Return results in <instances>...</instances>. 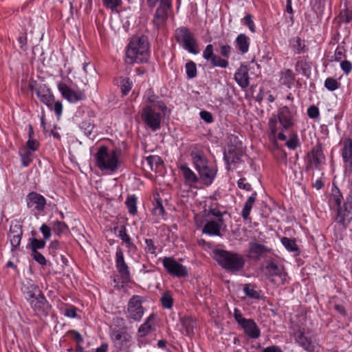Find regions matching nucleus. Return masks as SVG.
I'll list each match as a JSON object with an SVG mask.
<instances>
[{
  "mask_svg": "<svg viewBox=\"0 0 352 352\" xmlns=\"http://www.w3.org/2000/svg\"><path fill=\"white\" fill-rule=\"evenodd\" d=\"M297 116L296 107L294 105L283 106L278 109L276 114H273L268 121L270 135L274 139L284 141L287 136L284 131H289L295 125Z\"/></svg>",
  "mask_w": 352,
  "mask_h": 352,
  "instance_id": "1",
  "label": "nucleus"
},
{
  "mask_svg": "<svg viewBox=\"0 0 352 352\" xmlns=\"http://www.w3.org/2000/svg\"><path fill=\"white\" fill-rule=\"evenodd\" d=\"M342 200L343 197L340 189L336 186L333 188L329 201L331 205L338 207L335 220L344 228H346L352 220V188L350 190L345 201L342 205Z\"/></svg>",
  "mask_w": 352,
  "mask_h": 352,
  "instance_id": "2",
  "label": "nucleus"
},
{
  "mask_svg": "<svg viewBox=\"0 0 352 352\" xmlns=\"http://www.w3.org/2000/svg\"><path fill=\"white\" fill-rule=\"evenodd\" d=\"M213 258L222 268L232 273L241 272L245 264L242 254L224 250H213Z\"/></svg>",
  "mask_w": 352,
  "mask_h": 352,
  "instance_id": "3",
  "label": "nucleus"
},
{
  "mask_svg": "<svg viewBox=\"0 0 352 352\" xmlns=\"http://www.w3.org/2000/svg\"><path fill=\"white\" fill-rule=\"evenodd\" d=\"M190 157L202 182L206 186L212 184L217 173V166L209 163L201 151L193 149Z\"/></svg>",
  "mask_w": 352,
  "mask_h": 352,
  "instance_id": "4",
  "label": "nucleus"
},
{
  "mask_svg": "<svg viewBox=\"0 0 352 352\" xmlns=\"http://www.w3.org/2000/svg\"><path fill=\"white\" fill-rule=\"evenodd\" d=\"M126 57L131 63H142L147 62L149 57V44L146 36H134L128 45Z\"/></svg>",
  "mask_w": 352,
  "mask_h": 352,
  "instance_id": "5",
  "label": "nucleus"
},
{
  "mask_svg": "<svg viewBox=\"0 0 352 352\" xmlns=\"http://www.w3.org/2000/svg\"><path fill=\"white\" fill-rule=\"evenodd\" d=\"M120 154L119 148L109 150L107 146H101L94 156L96 165L101 170L113 173L118 168Z\"/></svg>",
  "mask_w": 352,
  "mask_h": 352,
  "instance_id": "6",
  "label": "nucleus"
},
{
  "mask_svg": "<svg viewBox=\"0 0 352 352\" xmlns=\"http://www.w3.org/2000/svg\"><path fill=\"white\" fill-rule=\"evenodd\" d=\"M25 298L29 302L31 307L38 315H47L51 309V306L45 299L43 294L35 284L28 283Z\"/></svg>",
  "mask_w": 352,
  "mask_h": 352,
  "instance_id": "7",
  "label": "nucleus"
},
{
  "mask_svg": "<svg viewBox=\"0 0 352 352\" xmlns=\"http://www.w3.org/2000/svg\"><path fill=\"white\" fill-rule=\"evenodd\" d=\"M175 38L176 41L188 52L197 54L198 43L193 34L187 27H179L175 31Z\"/></svg>",
  "mask_w": 352,
  "mask_h": 352,
  "instance_id": "8",
  "label": "nucleus"
},
{
  "mask_svg": "<svg viewBox=\"0 0 352 352\" xmlns=\"http://www.w3.org/2000/svg\"><path fill=\"white\" fill-rule=\"evenodd\" d=\"M262 272L266 278L277 286L283 285L287 281V274L284 267L274 262H270L263 267Z\"/></svg>",
  "mask_w": 352,
  "mask_h": 352,
  "instance_id": "9",
  "label": "nucleus"
},
{
  "mask_svg": "<svg viewBox=\"0 0 352 352\" xmlns=\"http://www.w3.org/2000/svg\"><path fill=\"white\" fill-rule=\"evenodd\" d=\"M160 111L157 107L151 105H145L142 109V120L153 131L160 129L161 126L162 116Z\"/></svg>",
  "mask_w": 352,
  "mask_h": 352,
  "instance_id": "10",
  "label": "nucleus"
},
{
  "mask_svg": "<svg viewBox=\"0 0 352 352\" xmlns=\"http://www.w3.org/2000/svg\"><path fill=\"white\" fill-rule=\"evenodd\" d=\"M234 317L237 323L243 329L245 334L250 338L256 339L259 338L261 331L254 320L243 318L237 308L234 310Z\"/></svg>",
  "mask_w": 352,
  "mask_h": 352,
  "instance_id": "11",
  "label": "nucleus"
},
{
  "mask_svg": "<svg viewBox=\"0 0 352 352\" xmlns=\"http://www.w3.org/2000/svg\"><path fill=\"white\" fill-rule=\"evenodd\" d=\"M35 92L40 101L44 103L50 110H54L58 118L61 116L63 111L62 103L60 101L54 102V96L49 89L36 88Z\"/></svg>",
  "mask_w": 352,
  "mask_h": 352,
  "instance_id": "12",
  "label": "nucleus"
},
{
  "mask_svg": "<svg viewBox=\"0 0 352 352\" xmlns=\"http://www.w3.org/2000/svg\"><path fill=\"white\" fill-rule=\"evenodd\" d=\"M162 264L167 273L173 277L184 278L188 275L186 267L173 257H164Z\"/></svg>",
  "mask_w": 352,
  "mask_h": 352,
  "instance_id": "13",
  "label": "nucleus"
},
{
  "mask_svg": "<svg viewBox=\"0 0 352 352\" xmlns=\"http://www.w3.org/2000/svg\"><path fill=\"white\" fill-rule=\"evenodd\" d=\"M171 1L172 0H160L153 19V24L157 29L166 24L168 12L171 8Z\"/></svg>",
  "mask_w": 352,
  "mask_h": 352,
  "instance_id": "14",
  "label": "nucleus"
},
{
  "mask_svg": "<svg viewBox=\"0 0 352 352\" xmlns=\"http://www.w3.org/2000/svg\"><path fill=\"white\" fill-rule=\"evenodd\" d=\"M111 338L113 343L118 349H127L131 342V335L124 329H116L112 331Z\"/></svg>",
  "mask_w": 352,
  "mask_h": 352,
  "instance_id": "15",
  "label": "nucleus"
},
{
  "mask_svg": "<svg viewBox=\"0 0 352 352\" xmlns=\"http://www.w3.org/2000/svg\"><path fill=\"white\" fill-rule=\"evenodd\" d=\"M142 301L138 296H133L128 302V318L135 321H140L144 314Z\"/></svg>",
  "mask_w": 352,
  "mask_h": 352,
  "instance_id": "16",
  "label": "nucleus"
},
{
  "mask_svg": "<svg viewBox=\"0 0 352 352\" xmlns=\"http://www.w3.org/2000/svg\"><path fill=\"white\" fill-rule=\"evenodd\" d=\"M116 267L121 277L122 283L131 281L129 267L124 261V254L120 248H118L116 253Z\"/></svg>",
  "mask_w": 352,
  "mask_h": 352,
  "instance_id": "17",
  "label": "nucleus"
},
{
  "mask_svg": "<svg viewBox=\"0 0 352 352\" xmlns=\"http://www.w3.org/2000/svg\"><path fill=\"white\" fill-rule=\"evenodd\" d=\"M307 156L309 157L308 168L314 166L315 168L318 169L325 162V156L320 143H318L314 146Z\"/></svg>",
  "mask_w": 352,
  "mask_h": 352,
  "instance_id": "18",
  "label": "nucleus"
},
{
  "mask_svg": "<svg viewBox=\"0 0 352 352\" xmlns=\"http://www.w3.org/2000/svg\"><path fill=\"white\" fill-rule=\"evenodd\" d=\"M58 89L63 97L69 102L74 103L86 99V95L84 91H74L65 83L59 84Z\"/></svg>",
  "mask_w": 352,
  "mask_h": 352,
  "instance_id": "19",
  "label": "nucleus"
},
{
  "mask_svg": "<svg viewBox=\"0 0 352 352\" xmlns=\"http://www.w3.org/2000/svg\"><path fill=\"white\" fill-rule=\"evenodd\" d=\"M271 252V249L266 245L257 242H250L249 243L248 257L258 261L262 258L266 256Z\"/></svg>",
  "mask_w": 352,
  "mask_h": 352,
  "instance_id": "20",
  "label": "nucleus"
},
{
  "mask_svg": "<svg viewBox=\"0 0 352 352\" xmlns=\"http://www.w3.org/2000/svg\"><path fill=\"white\" fill-rule=\"evenodd\" d=\"M213 46L212 44H208L203 52V57L207 60L210 61L212 67H220L221 68H226L229 63L227 60L221 58L220 56L214 54Z\"/></svg>",
  "mask_w": 352,
  "mask_h": 352,
  "instance_id": "21",
  "label": "nucleus"
},
{
  "mask_svg": "<svg viewBox=\"0 0 352 352\" xmlns=\"http://www.w3.org/2000/svg\"><path fill=\"white\" fill-rule=\"evenodd\" d=\"M341 155L346 170L352 172V140L346 138L342 142Z\"/></svg>",
  "mask_w": 352,
  "mask_h": 352,
  "instance_id": "22",
  "label": "nucleus"
},
{
  "mask_svg": "<svg viewBox=\"0 0 352 352\" xmlns=\"http://www.w3.org/2000/svg\"><path fill=\"white\" fill-rule=\"evenodd\" d=\"M243 155V148L228 147V151L224 153V160L227 164V169H230L231 164H237L241 162Z\"/></svg>",
  "mask_w": 352,
  "mask_h": 352,
  "instance_id": "23",
  "label": "nucleus"
},
{
  "mask_svg": "<svg viewBox=\"0 0 352 352\" xmlns=\"http://www.w3.org/2000/svg\"><path fill=\"white\" fill-rule=\"evenodd\" d=\"M22 235V227L21 225L12 223L10 228L9 237L12 245V251L17 249L21 243Z\"/></svg>",
  "mask_w": 352,
  "mask_h": 352,
  "instance_id": "24",
  "label": "nucleus"
},
{
  "mask_svg": "<svg viewBox=\"0 0 352 352\" xmlns=\"http://www.w3.org/2000/svg\"><path fill=\"white\" fill-rule=\"evenodd\" d=\"M155 315H150L142 324L138 330V336L144 338L153 331H155Z\"/></svg>",
  "mask_w": 352,
  "mask_h": 352,
  "instance_id": "25",
  "label": "nucleus"
},
{
  "mask_svg": "<svg viewBox=\"0 0 352 352\" xmlns=\"http://www.w3.org/2000/svg\"><path fill=\"white\" fill-rule=\"evenodd\" d=\"M45 204V198L36 192H31L28 196L27 205L29 208L41 211L44 209Z\"/></svg>",
  "mask_w": 352,
  "mask_h": 352,
  "instance_id": "26",
  "label": "nucleus"
},
{
  "mask_svg": "<svg viewBox=\"0 0 352 352\" xmlns=\"http://www.w3.org/2000/svg\"><path fill=\"white\" fill-rule=\"evenodd\" d=\"M249 69L247 65H241L234 74V80L237 84L243 89L249 85Z\"/></svg>",
  "mask_w": 352,
  "mask_h": 352,
  "instance_id": "27",
  "label": "nucleus"
},
{
  "mask_svg": "<svg viewBox=\"0 0 352 352\" xmlns=\"http://www.w3.org/2000/svg\"><path fill=\"white\" fill-rule=\"evenodd\" d=\"M39 147V142L35 137L28 138L26 142V148L28 151L23 153V166H28L32 161V154L31 151H36Z\"/></svg>",
  "mask_w": 352,
  "mask_h": 352,
  "instance_id": "28",
  "label": "nucleus"
},
{
  "mask_svg": "<svg viewBox=\"0 0 352 352\" xmlns=\"http://www.w3.org/2000/svg\"><path fill=\"white\" fill-rule=\"evenodd\" d=\"M186 184L192 186L199 181L198 176L188 167L187 164H182L179 166Z\"/></svg>",
  "mask_w": 352,
  "mask_h": 352,
  "instance_id": "29",
  "label": "nucleus"
},
{
  "mask_svg": "<svg viewBox=\"0 0 352 352\" xmlns=\"http://www.w3.org/2000/svg\"><path fill=\"white\" fill-rule=\"evenodd\" d=\"M146 97L149 103L148 105L157 107V109L164 113L167 110V107L164 102L162 100H157L158 97L154 94L152 90L150 89L147 91Z\"/></svg>",
  "mask_w": 352,
  "mask_h": 352,
  "instance_id": "30",
  "label": "nucleus"
},
{
  "mask_svg": "<svg viewBox=\"0 0 352 352\" xmlns=\"http://www.w3.org/2000/svg\"><path fill=\"white\" fill-rule=\"evenodd\" d=\"M236 47L241 54L248 52L250 47V38L245 34H240L235 40Z\"/></svg>",
  "mask_w": 352,
  "mask_h": 352,
  "instance_id": "31",
  "label": "nucleus"
},
{
  "mask_svg": "<svg viewBox=\"0 0 352 352\" xmlns=\"http://www.w3.org/2000/svg\"><path fill=\"white\" fill-rule=\"evenodd\" d=\"M202 232L210 235L221 236V224L214 221H208L204 226Z\"/></svg>",
  "mask_w": 352,
  "mask_h": 352,
  "instance_id": "32",
  "label": "nucleus"
},
{
  "mask_svg": "<svg viewBox=\"0 0 352 352\" xmlns=\"http://www.w3.org/2000/svg\"><path fill=\"white\" fill-rule=\"evenodd\" d=\"M257 196L256 192H254L250 197L245 201L243 208L241 212V216L245 220H248L250 217V211L256 201Z\"/></svg>",
  "mask_w": 352,
  "mask_h": 352,
  "instance_id": "33",
  "label": "nucleus"
},
{
  "mask_svg": "<svg viewBox=\"0 0 352 352\" xmlns=\"http://www.w3.org/2000/svg\"><path fill=\"white\" fill-rule=\"evenodd\" d=\"M311 68V63L307 62L305 58L298 60L296 65V71L301 72L302 74L307 78L310 76Z\"/></svg>",
  "mask_w": 352,
  "mask_h": 352,
  "instance_id": "34",
  "label": "nucleus"
},
{
  "mask_svg": "<svg viewBox=\"0 0 352 352\" xmlns=\"http://www.w3.org/2000/svg\"><path fill=\"white\" fill-rule=\"evenodd\" d=\"M295 80V76L293 72L289 69H285L280 73V80L282 83L288 87H290Z\"/></svg>",
  "mask_w": 352,
  "mask_h": 352,
  "instance_id": "35",
  "label": "nucleus"
},
{
  "mask_svg": "<svg viewBox=\"0 0 352 352\" xmlns=\"http://www.w3.org/2000/svg\"><path fill=\"white\" fill-rule=\"evenodd\" d=\"M182 325L186 329V333L190 335L195 328V322L190 316H184L180 319Z\"/></svg>",
  "mask_w": 352,
  "mask_h": 352,
  "instance_id": "36",
  "label": "nucleus"
},
{
  "mask_svg": "<svg viewBox=\"0 0 352 352\" xmlns=\"http://www.w3.org/2000/svg\"><path fill=\"white\" fill-rule=\"evenodd\" d=\"M160 301L164 308L171 309L173 306V298L171 292L170 291L164 292L160 298Z\"/></svg>",
  "mask_w": 352,
  "mask_h": 352,
  "instance_id": "37",
  "label": "nucleus"
},
{
  "mask_svg": "<svg viewBox=\"0 0 352 352\" xmlns=\"http://www.w3.org/2000/svg\"><path fill=\"white\" fill-rule=\"evenodd\" d=\"M296 341L299 345L303 347L307 351H311L314 350V346L311 344V341L305 336L303 333H300L296 338Z\"/></svg>",
  "mask_w": 352,
  "mask_h": 352,
  "instance_id": "38",
  "label": "nucleus"
},
{
  "mask_svg": "<svg viewBox=\"0 0 352 352\" xmlns=\"http://www.w3.org/2000/svg\"><path fill=\"white\" fill-rule=\"evenodd\" d=\"M281 243L284 247L289 252H297L298 250L296 240L287 237H283Z\"/></svg>",
  "mask_w": 352,
  "mask_h": 352,
  "instance_id": "39",
  "label": "nucleus"
},
{
  "mask_svg": "<svg viewBox=\"0 0 352 352\" xmlns=\"http://www.w3.org/2000/svg\"><path fill=\"white\" fill-rule=\"evenodd\" d=\"M125 204L128 208L129 212L131 214H135L137 212V198L135 195H131L129 197Z\"/></svg>",
  "mask_w": 352,
  "mask_h": 352,
  "instance_id": "40",
  "label": "nucleus"
},
{
  "mask_svg": "<svg viewBox=\"0 0 352 352\" xmlns=\"http://www.w3.org/2000/svg\"><path fill=\"white\" fill-rule=\"evenodd\" d=\"M120 83L122 95L126 96L132 88V82L129 78H121Z\"/></svg>",
  "mask_w": 352,
  "mask_h": 352,
  "instance_id": "41",
  "label": "nucleus"
},
{
  "mask_svg": "<svg viewBox=\"0 0 352 352\" xmlns=\"http://www.w3.org/2000/svg\"><path fill=\"white\" fill-rule=\"evenodd\" d=\"M186 74L188 78H193L197 76V66L196 64L192 61L190 60L186 63Z\"/></svg>",
  "mask_w": 352,
  "mask_h": 352,
  "instance_id": "42",
  "label": "nucleus"
},
{
  "mask_svg": "<svg viewBox=\"0 0 352 352\" xmlns=\"http://www.w3.org/2000/svg\"><path fill=\"white\" fill-rule=\"evenodd\" d=\"M153 206V213L154 215L157 217H164L165 215L166 212L160 199H155Z\"/></svg>",
  "mask_w": 352,
  "mask_h": 352,
  "instance_id": "43",
  "label": "nucleus"
},
{
  "mask_svg": "<svg viewBox=\"0 0 352 352\" xmlns=\"http://www.w3.org/2000/svg\"><path fill=\"white\" fill-rule=\"evenodd\" d=\"M103 6L107 8L110 9L112 12H117V9L118 7L121 6L122 4V0H102Z\"/></svg>",
  "mask_w": 352,
  "mask_h": 352,
  "instance_id": "44",
  "label": "nucleus"
},
{
  "mask_svg": "<svg viewBox=\"0 0 352 352\" xmlns=\"http://www.w3.org/2000/svg\"><path fill=\"white\" fill-rule=\"evenodd\" d=\"M45 246V241L44 240L32 238L30 245H28L27 248H30L31 252H32L34 250L38 251V250L43 249Z\"/></svg>",
  "mask_w": 352,
  "mask_h": 352,
  "instance_id": "45",
  "label": "nucleus"
},
{
  "mask_svg": "<svg viewBox=\"0 0 352 352\" xmlns=\"http://www.w3.org/2000/svg\"><path fill=\"white\" fill-rule=\"evenodd\" d=\"M52 230L57 235H60L68 230V226L65 222L56 221L53 225Z\"/></svg>",
  "mask_w": 352,
  "mask_h": 352,
  "instance_id": "46",
  "label": "nucleus"
},
{
  "mask_svg": "<svg viewBox=\"0 0 352 352\" xmlns=\"http://www.w3.org/2000/svg\"><path fill=\"white\" fill-rule=\"evenodd\" d=\"M146 160L151 170H153L154 166L157 168L163 162L161 157L157 155H150L146 158Z\"/></svg>",
  "mask_w": 352,
  "mask_h": 352,
  "instance_id": "47",
  "label": "nucleus"
},
{
  "mask_svg": "<svg viewBox=\"0 0 352 352\" xmlns=\"http://www.w3.org/2000/svg\"><path fill=\"white\" fill-rule=\"evenodd\" d=\"M119 237L122 241L126 244L128 248H131L133 245V243L129 235L126 233V230L124 226H122L119 230Z\"/></svg>",
  "mask_w": 352,
  "mask_h": 352,
  "instance_id": "48",
  "label": "nucleus"
},
{
  "mask_svg": "<svg viewBox=\"0 0 352 352\" xmlns=\"http://www.w3.org/2000/svg\"><path fill=\"white\" fill-rule=\"evenodd\" d=\"M340 21L349 23L352 20V11L348 8L342 10L339 15Z\"/></svg>",
  "mask_w": 352,
  "mask_h": 352,
  "instance_id": "49",
  "label": "nucleus"
},
{
  "mask_svg": "<svg viewBox=\"0 0 352 352\" xmlns=\"http://www.w3.org/2000/svg\"><path fill=\"white\" fill-rule=\"evenodd\" d=\"M339 85L338 80L333 78H327L324 81V87L331 91L336 90Z\"/></svg>",
  "mask_w": 352,
  "mask_h": 352,
  "instance_id": "50",
  "label": "nucleus"
},
{
  "mask_svg": "<svg viewBox=\"0 0 352 352\" xmlns=\"http://www.w3.org/2000/svg\"><path fill=\"white\" fill-rule=\"evenodd\" d=\"M245 294L254 299H260V292L255 290L254 288L250 287V285H245L243 289Z\"/></svg>",
  "mask_w": 352,
  "mask_h": 352,
  "instance_id": "51",
  "label": "nucleus"
},
{
  "mask_svg": "<svg viewBox=\"0 0 352 352\" xmlns=\"http://www.w3.org/2000/svg\"><path fill=\"white\" fill-rule=\"evenodd\" d=\"M31 256L32 258L41 265H47V260L45 256L38 251L34 250L31 252Z\"/></svg>",
  "mask_w": 352,
  "mask_h": 352,
  "instance_id": "52",
  "label": "nucleus"
},
{
  "mask_svg": "<svg viewBox=\"0 0 352 352\" xmlns=\"http://www.w3.org/2000/svg\"><path fill=\"white\" fill-rule=\"evenodd\" d=\"M145 251L147 253L155 254L156 253L157 247L154 244V241L151 239H145Z\"/></svg>",
  "mask_w": 352,
  "mask_h": 352,
  "instance_id": "53",
  "label": "nucleus"
},
{
  "mask_svg": "<svg viewBox=\"0 0 352 352\" xmlns=\"http://www.w3.org/2000/svg\"><path fill=\"white\" fill-rule=\"evenodd\" d=\"M229 143L230 144L228 147L242 148L241 141L236 135L232 134L229 136Z\"/></svg>",
  "mask_w": 352,
  "mask_h": 352,
  "instance_id": "54",
  "label": "nucleus"
},
{
  "mask_svg": "<svg viewBox=\"0 0 352 352\" xmlns=\"http://www.w3.org/2000/svg\"><path fill=\"white\" fill-rule=\"evenodd\" d=\"M286 146L292 150L296 149L300 146L299 140L296 135H293L289 140L286 142Z\"/></svg>",
  "mask_w": 352,
  "mask_h": 352,
  "instance_id": "55",
  "label": "nucleus"
},
{
  "mask_svg": "<svg viewBox=\"0 0 352 352\" xmlns=\"http://www.w3.org/2000/svg\"><path fill=\"white\" fill-rule=\"evenodd\" d=\"M243 23L248 27L252 32H255V25L250 14H247L243 18Z\"/></svg>",
  "mask_w": 352,
  "mask_h": 352,
  "instance_id": "56",
  "label": "nucleus"
},
{
  "mask_svg": "<svg viewBox=\"0 0 352 352\" xmlns=\"http://www.w3.org/2000/svg\"><path fill=\"white\" fill-rule=\"evenodd\" d=\"M94 126L89 122L84 121L80 124V129L84 131L87 136L91 135Z\"/></svg>",
  "mask_w": 352,
  "mask_h": 352,
  "instance_id": "57",
  "label": "nucleus"
},
{
  "mask_svg": "<svg viewBox=\"0 0 352 352\" xmlns=\"http://www.w3.org/2000/svg\"><path fill=\"white\" fill-rule=\"evenodd\" d=\"M307 115L310 118L316 119L319 117V109L315 105H311L307 109Z\"/></svg>",
  "mask_w": 352,
  "mask_h": 352,
  "instance_id": "58",
  "label": "nucleus"
},
{
  "mask_svg": "<svg viewBox=\"0 0 352 352\" xmlns=\"http://www.w3.org/2000/svg\"><path fill=\"white\" fill-rule=\"evenodd\" d=\"M238 186L241 189L245 190L247 191L252 190V186L249 183L245 182V178H241L237 182Z\"/></svg>",
  "mask_w": 352,
  "mask_h": 352,
  "instance_id": "59",
  "label": "nucleus"
},
{
  "mask_svg": "<svg viewBox=\"0 0 352 352\" xmlns=\"http://www.w3.org/2000/svg\"><path fill=\"white\" fill-rule=\"evenodd\" d=\"M201 118L207 123H211L213 122V117L211 113L207 111H201L200 112Z\"/></svg>",
  "mask_w": 352,
  "mask_h": 352,
  "instance_id": "60",
  "label": "nucleus"
},
{
  "mask_svg": "<svg viewBox=\"0 0 352 352\" xmlns=\"http://www.w3.org/2000/svg\"><path fill=\"white\" fill-rule=\"evenodd\" d=\"M40 230L43 233L45 239H49L50 238L51 228L48 226L43 224L40 228Z\"/></svg>",
  "mask_w": 352,
  "mask_h": 352,
  "instance_id": "61",
  "label": "nucleus"
},
{
  "mask_svg": "<svg viewBox=\"0 0 352 352\" xmlns=\"http://www.w3.org/2000/svg\"><path fill=\"white\" fill-rule=\"evenodd\" d=\"M340 67L344 72L346 74L351 72L352 69V64L349 60H344L340 63Z\"/></svg>",
  "mask_w": 352,
  "mask_h": 352,
  "instance_id": "62",
  "label": "nucleus"
},
{
  "mask_svg": "<svg viewBox=\"0 0 352 352\" xmlns=\"http://www.w3.org/2000/svg\"><path fill=\"white\" fill-rule=\"evenodd\" d=\"M335 60L339 61L345 56V52L343 47H338L335 52Z\"/></svg>",
  "mask_w": 352,
  "mask_h": 352,
  "instance_id": "63",
  "label": "nucleus"
},
{
  "mask_svg": "<svg viewBox=\"0 0 352 352\" xmlns=\"http://www.w3.org/2000/svg\"><path fill=\"white\" fill-rule=\"evenodd\" d=\"M231 52V47L228 45H222L220 50V54L225 58H228Z\"/></svg>",
  "mask_w": 352,
  "mask_h": 352,
  "instance_id": "64",
  "label": "nucleus"
}]
</instances>
